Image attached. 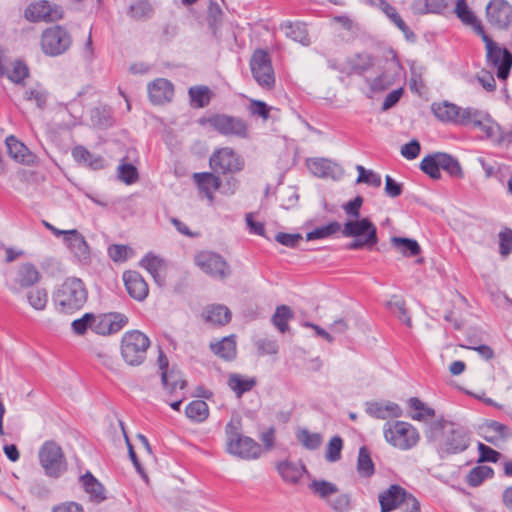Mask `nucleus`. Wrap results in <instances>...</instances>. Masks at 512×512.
Segmentation results:
<instances>
[{"label":"nucleus","instance_id":"obj_26","mask_svg":"<svg viewBox=\"0 0 512 512\" xmlns=\"http://www.w3.org/2000/svg\"><path fill=\"white\" fill-rule=\"evenodd\" d=\"M366 412L377 419H387L389 417L398 418L402 416L401 407L390 401L377 402L372 401L367 403Z\"/></svg>","mask_w":512,"mask_h":512},{"label":"nucleus","instance_id":"obj_34","mask_svg":"<svg viewBox=\"0 0 512 512\" xmlns=\"http://www.w3.org/2000/svg\"><path fill=\"white\" fill-rule=\"evenodd\" d=\"M211 351L225 361H232L236 358V341L234 336H227L220 341L210 343Z\"/></svg>","mask_w":512,"mask_h":512},{"label":"nucleus","instance_id":"obj_27","mask_svg":"<svg viewBox=\"0 0 512 512\" xmlns=\"http://www.w3.org/2000/svg\"><path fill=\"white\" fill-rule=\"evenodd\" d=\"M465 114L466 126L472 124L474 127L483 131L488 137L493 136L494 129L488 114L471 107L465 108Z\"/></svg>","mask_w":512,"mask_h":512},{"label":"nucleus","instance_id":"obj_49","mask_svg":"<svg viewBox=\"0 0 512 512\" xmlns=\"http://www.w3.org/2000/svg\"><path fill=\"white\" fill-rule=\"evenodd\" d=\"M293 318V312L287 305H280L272 317L273 325L281 332L285 333L288 329V321Z\"/></svg>","mask_w":512,"mask_h":512},{"label":"nucleus","instance_id":"obj_43","mask_svg":"<svg viewBox=\"0 0 512 512\" xmlns=\"http://www.w3.org/2000/svg\"><path fill=\"white\" fill-rule=\"evenodd\" d=\"M447 5L446 0H416L412 8L417 14L441 13Z\"/></svg>","mask_w":512,"mask_h":512},{"label":"nucleus","instance_id":"obj_6","mask_svg":"<svg viewBox=\"0 0 512 512\" xmlns=\"http://www.w3.org/2000/svg\"><path fill=\"white\" fill-rule=\"evenodd\" d=\"M199 123L201 125H209L223 136L241 139H246L249 136L248 124L240 117L217 113L201 118Z\"/></svg>","mask_w":512,"mask_h":512},{"label":"nucleus","instance_id":"obj_58","mask_svg":"<svg viewBox=\"0 0 512 512\" xmlns=\"http://www.w3.org/2000/svg\"><path fill=\"white\" fill-rule=\"evenodd\" d=\"M118 178L125 184H133L138 180V170L130 163H121L117 169Z\"/></svg>","mask_w":512,"mask_h":512},{"label":"nucleus","instance_id":"obj_22","mask_svg":"<svg viewBox=\"0 0 512 512\" xmlns=\"http://www.w3.org/2000/svg\"><path fill=\"white\" fill-rule=\"evenodd\" d=\"M374 66V57L368 52H358L345 61V68L341 69L348 75L362 76Z\"/></svg>","mask_w":512,"mask_h":512},{"label":"nucleus","instance_id":"obj_41","mask_svg":"<svg viewBox=\"0 0 512 512\" xmlns=\"http://www.w3.org/2000/svg\"><path fill=\"white\" fill-rule=\"evenodd\" d=\"M161 381L169 393H173L177 388L183 389L186 386V381L183 379L181 372L175 368L170 371H163Z\"/></svg>","mask_w":512,"mask_h":512},{"label":"nucleus","instance_id":"obj_55","mask_svg":"<svg viewBox=\"0 0 512 512\" xmlns=\"http://www.w3.org/2000/svg\"><path fill=\"white\" fill-rule=\"evenodd\" d=\"M128 14L133 19L144 20L151 17L153 8L149 1L139 0L130 6Z\"/></svg>","mask_w":512,"mask_h":512},{"label":"nucleus","instance_id":"obj_8","mask_svg":"<svg viewBox=\"0 0 512 512\" xmlns=\"http://www.w3.org/2000/svg\"><path fill=\"white\" fill-rule=\"evenodd\" d=\"M41 49L50 57L66 53L72 45L70 33L61 25L46 28L41 34Z\"/></svg>","mask_w":512,"mask_h":512},{"label":"nucleus","instance_id":"obj_59","mask_svg":"<svg viewBox=\"0 0 512 512\" xmlns=\"http://www.w3.org/2000/svg\"><path fill=\"white\" fill-rule=\"evenodd\" d=\"M455 13L465 25H470L476 22L477 17L468 7L466 0H457Z\"/></svg>","mask_w":512,"mask_h":512},{"label":"nucleus","instance_id":"obj_5","mask_svg":"<svg viewBox=\"0 0 512 512\" xmlns=\"http://www.w3.org/2000/svg\"><path fill=\"white\" fill-rule=\"evenodd\" d=\"M385 440L395 448L409 450L417 445L420 436L417 429L405 421H392L384 425Z\"/></svg>","mask_w":512,"mask_h":512},{"label":"nucleus","instance_id":"obj_16","mask_svg":"<svg viewBox=\"0 0 512 512\" xmlns=\"http://www.w3.org/2000/svg\"><path fill=\"white\" fill-rule=\"evenodd\" d=\"M91 330L98 335H111L119 332L127 323L128 318L118 312H110L95 316L93 314Z\"/></svg>","mask_w":512,"mask_h":512},{"label":"nucleus","instance_id":"obj_30","mask_svg":"<svg viewBox=\"0 0 512 512\" xmlns=\"http://www.w3.org/2000/svg\"><path fill=\"white\" fill-rule=\"evenodd\" d=\"M72 156L75 161L93 170H100L105 167V160L102 156L91 153L83 146L73 148Z\"/></svg>","mask_w":512,"mask_h":512},{"label":"nucleus","instance_id":"obj_37","mask_svg":"<svg viewBox=\"0 0 512 512\" xmlns=\"http://www.w3.org/2000/svg\"><path fill=\"white\" fill-rule=\"evenodd\" d=\"M307 167L315 176L325 178L333 176L337 165L325 158H315L307 161Z\"/></svg>","mask_w":512,"mask_h":512},{"label":"nucleus","instance_id":"obj_13","mask_svg":"<svg viewBox=\"0 0 512 512\" xmlns=\"http://www.w3.org/2000/svg\"><path fill=\"white\" fill-rule=\"evenodd\" d=\"M210 167L216 173H235L243 169V160L228 147L221 148L210 157Z\"/></svg>","mask_w":512,"mask_h":512},{"label":"nucleus","instance_id":"obj_3","mask_svg":"<svg viewBox=\"0 0 512 512\" xmlns=\"http://www.w3.org/2000/svg\"><path fill=\"white\" fill-rule=\"evenodd\" d=\"M87 301V290L79 278L66 279L54 295L57 309L63 313H73Z\"/></svg>","mask_w":512,"mask_h":512},{"label":"nucleus","instance_id":"obj_19","mask_svg":"<svg viewBox=\"0 0 512 512\" xmlns=\"http://www.w3.org/2000/svg\"><path fill=\"white\" fill-rule=\"evenodd\" d=\"M40 280L38 269L31 263H24L18 267L9 289L13 293H19L22 289L36 284Z\"/></svg>","mask_w":512,"mask_h":512},{"label":"nucleus","instance_id":"obj_64","mask_svg":"<svg viewBox=\"0 0 512 512\" xmlns=\"http://www.w3.org/2000/svg\"><path fill=\"white\" fill-rule=\"evenodd\" d=\"M499 251L502 256L512 252V230L509 228L499 233Z\"/></svg>","mask_w":512,"mask_h":512},{"label":"nucleus","instance_id":"obj_53","mask_svg":"<svg viewBox=\"0 0 512 512\" xmlns=\"http://www.w3.org/2000/svg\"><path fill=\"white\" fill-rule=\"evenodd\" d=\"M297 440L308 450H316L322 444V436L319 433H311L307 429L297 432Z\"/></svg>","mask_w":512,"mask_h":512},{"label":"nucleus","instance_id":"obj_36","mask_svg":"<svg viewBox=\"0 0 512 512\" xmlns=\"http://www.w3.org/2000/svg\"><path fill=\"white\" fill-rule=\"evenodd\" d=\"M190 104L194 108H204L209 105L212 92L207 86H192L188 90Z\"/></svg>","mask_w":512,"mask_h":512},{"label":"nucleus","instance_id":"obj_48","mask_svg":"<svg viewBox=\"0 0 512 512\" xmlns=\"http://www.w3.org/2000/svg\"><path fill=\"white\" fill-rule=\"evenodd\" d=\"M357 471L362 477L366 478L371 477L375 472L370 452L365 446H362L359 449Z\"/></svg>","mask_w":512,"mask_h":512},{"label":"nucleus","instance_id":"obj_29","mask_svg":"<svg viewBox=\"0 0 512 512\" xmlns=\"http://www.w3.org/2000/svg\"><path fill=\"white\" fill-rule=\"evenodd\" d=\"M5 142L8 154L15 161L23 164H30L33 161V154L24 145V143L20 142L15 136H8Z\"/></svg>","mask_w":512,"mask_h":512},{"label":"nucleus","instance_id":"obj_60","mask_svg":"<svg viewBox=\"0 0 512 512\" xmlns=\"http://www.w3.org/2000/svg\"><path fill=\"white\" fill-rule=\"evenodd\" d=\"M6 75L13 83L20 84L29 76V69L24 62L18 60L14 63L13 70Z\"/></svg>","mask_w":512,"mask_h":512},{"label":"nucleus","instance_id":"obj_10","mask_svg":"<svg viewBox=\"0 0 512 512\" xmlns=\"http://www.w3.org/2000/svg\"><path fill=\"white\" fill-rule=\"evenodd\" d=\"M252 76L257 84L266 90L275 85V75L269 54L262 49L256 50L250 60Z\"/></svg>","mask_w":512,"mask_h":512},{"label":"nucleus","instance_id":"obj_18","mask_svg":"<svg viewBox=\"0 0 512 512\" xmlns=\"http://www.w3.org/2000/svg\"><path fill=\"white\" fill-rule=\"evenodd\" d=\"M433 115L443 123H453L456 125L466 126L465 108H461L449 101L433 103L431 105Z\"/></svg>","mask_w":512,"mask_h":512},{"label":"nucleus","instance_id":"obj_1","mask_svg":"<svg viewBox=\"0 0 512 512\" xmlns=\"http://www.w3.org/2000/svg\"><path fill=\"white\" fill-rule=\"evenodd\" d=\"M430 438L436 439L441 432L437 449L441 456L464 452L470 445V433L464 427L448 423L447 421H435L430 426Z\"/></svg>","mask_w":512,"mask_h":512},{"label":"nucleus","instance_id":"obj_45","mask_svg":"<svg viewBox=\"0 0 512 512\" xmlns=\"http://www.w3.org/2000/svg\"><path fill=\"white\" fill-rule=\"evenodd\" d=\"M420 169L430 178L439 180L441 178L439 152L425 156L420 163Z\"/></svg>","mask_w":512,"mask_h":512},{"label":"nucleus","instance_id":"obj_12","mask_svg":"<svg viewBox=\"0 0 512 512\" xmlns=\"http://www.w3.org/2000/svg\"><path fill=\"white\" fill-rule=\"evenodd\" d=\"M402 71L401 63L393 56L386 60L383 71L377 77L373 79L366 78L365 81L369 84L373 93H380L394 85L399 80Z\"/></svg>","mask_w":512,"mask_h":512},{"label":"nucleus","instance_id":"obj_25","mask_svg":"<svg viewBox=\"0 0 512 512\" xmlns=\"http://www.w3.org/2000/svg\"><path fill=\"white\" fill-rule=\"evenodd\" d=\"M79 479L91 502L99 504L107 499L105 487L90 471L81 475Z\"/></svg>","mask_w":512,"mask_h":512},{"label":"nucleus","instance_id":"obj_42","mask_svg":"<svg viewBox=\"0 0 512 512\" xmlns=\"http://www.w3.org/2000/svg\"><path fill=\"white\" fill-rule=\"evenodd\" d=\"M440 170H444L451 177L461 179L464 176L462 167L459 161L452 155L444 152H439Z\"/></svg>","mask_w":512,"mask_h":512},{"label":"nucleus","instance_id":"obj_56","mask_svg":"<svg viewBox=\"0 0 512 512\" xmlns=\"http://www.w3.org/2000/svg\"><path fill=\"white\" fill-rule=\"evenodd\" d=\"M27 301L35 310H44L48 302V294L44 288H35L27 293Z\"/></svg>","mask_w":512,"mask_h":512},{"label":"nucleus","instance_id":"obj_51","mask_svg":"<svg viewBox=\"0 0 512 512\" xmlns=\"http://www.w3.org/2000/svg\"><path fill=\"white\" fill-rule=\"evenodd\" d=\"M409 406L410 408L417 411L416 413H413L410 415V417L413 420L417 421H423L428 418H432L435 416V410L428 407L424 402H422L420 399L416 397H412L409 399Z\"/></svg>","mask_w":512,"mask_h":512},{"label":"nucleus","instance_id":"obj_50","mask_svg":"<svg viewBox=\"0 0 512 512\" xmlns=\"http://www.w3.org/2000/svg\"><path fill=\"white\" fill-rule=\"evenodd\" d=\"M387 307L405 325L411 326V318L408 315L405 307V301L402 297L397 295L392 296V298L387 302Z\"/></svg>","mask_w":512,"mask_h":512},{"label":"nucleus","instance_id":"obj_47","mask_svg":"<svg viewBox=\"0 0 512 512\" xmlns=\"http://www.w3.org/2000/svg\"><path fill=\"white\" fill-rule=\"evenodd\" d=\"M140 265L149 272L158 284L161 283L162 278L160 276V271L163 268V260L161 258L152 253H148L140 261Z\"/></svg>","mask_w":512,"mask_h":512},{"label":"nucleus","instance_id":"obj_4","mask_svg":"<svg viewBox=\"0 0 512 512\" xmlns=\"http://www.w3.org/2000/svg\"><path fill=\"white\" fill-rule=\"evenodd\" d=\"M344 237H352L354 240L347 245L349 250L362 248L371 249L378 243L377 228L369 218H354L348 220L342 229Z\"/></svg>","mask_w":512,"mask_h":512},{"label":"nucleus","instance_id":"obj_21","mask_svg":"<svg viewBox=\"0 0 512 512\" xmlns=\"http://www.w3.org/2000/svg\"><path fill=\"white\" fill-rule=\"evenodd\" d=\"M123 281L128 294L137 301L146 299L149 293L148 284L137 271H126L123 274Z\"/></svg>","mask_w":512,"mask_h":512},{"label":"nucleus","instance_id":"obj_11","mask_svg":"<svg viewBox=\"0 0 512 512\" xmlns=\"http://www.w3.org/2000/svg\"><path fill=\"white\" fill-rule=\"evenodd\" d=\"M24 16L32 23L56 22L64 17V9L61 5L47 0H39L28 5Z\"/></svg>","mask_w":512,"mask_h":512},{"label":"nucleus","instance_id":"obj_63","mask_svg":"<svg viewBox=\"0 0 512 512\" xmlns=\"http://www.w3.org/2000/svg\"><path fill=\"white\" fill-rule=\"evenodd\" d=\"M93 320L92 313H85L81 318L72 322V330L77 335H84L88 329H91Z\"/></svg>","mask_w":512,"mask_h":512},{"label":"nucleus","instance_id":"obj_33","mask_svg":"<svg viewBox=\"0 0 512 512\" xmlns=\"http://www.w3.org/2000/svg\"><path fill=\"white\" fill-rule=\"evenodd\" d=\"M198 188L204 192L205 196L210 202L213 201V193L219 189L221 185L220 178L213 173H195L193 176Z\"/></svg>","mask_w":512,"mask_h":512},{"label":"nucleus","instance_id":"obj_23","mask_svg":"<svg viewBox=\"0 0 512 512\" xmlns=\"http://www.w3.org/2000/svg\"><path fill=\"white\" fill-rule=\"evenodd\" d=\"M64 242L81 262H87L90 258V249L84 236L76 229L67 230Z\"/></svg>","mask_w":512,"mask_h":512},{"label":"nucleus","instance_id":"obj_24","mask_svg":"<svg viewBox=\"0 0 512 512\" xmlns=\"http://www.w3.org/2000/svg\"><path fill=\"white\" fill-rule=\"evenodd\" d=\"M408 492L400 485L393 484L379 495L381 512H391L401 506Z\"/></svg>","mask_w":512,"mask_h":512},{"label":"nucleus","instance_id":"obj_40","mask_svg":"<svg viewBox=\"0 0 512 512\" xmlns=\"http://www.w3.org/2000/svg\"><path fill=\"white\" fill-rule=\"evenodd\" d=\"M255 385V378H243L237 373L230 374L228 378V386L235 392L237 397H241L244 393L249 392Z\"/></svg>","mask_w":512,"mask_h":512},{"label":"nucleus","instance_id":"obj_20","mask_svg":"<svg viewBox=\"0 0 512 512\" xmlns=\"http://www.w3.org/2000/svg\"><path fill=\"white\" fill-rule=\"evenodd\" d=\"M148 95L150 101L155 105L170 102L174 96L173 84L164 78H157L148 84Z\"/></svg>","mask_w":512,"mask_h":512},{"label":"nucleus","instance_id":"obj_39","mask_svg":"<svg viewBox=\"0 0 512 512\" xmlns=\"http://www.w3.org/2000/svg\"><path fill=\"white\" fill-rule=\"evenodd\" d=\"M281 30L285 32V35L296 42H299L303 45H308L309 35L306 28L300 23H292L290 21H286L281 24Z\"/></svg>","mask_w":512,"mask_h":512},{"label":"nucleus","instance_id":"obj_9","mask_svg":"<svg viewBox=\"0 0 512 512\" xmlns=\"http://www.w3.org/2000/svg\"><path fill=\"white\" fill-rule=\"evenodd\" d=\"M39 461L46 475L58 478L67 464L62 448L54 441H46L39 450Z\"/></svg>","mask_w":512,"mask_h":512},{"label":"nucleus","instance_id":"obj_17","mask_svg":"<svg viewBox=\"0 0 512 512\" xmlns=\"http://www.w3.org/2000/svg\"><path fill=\"white\" fill-rule=\"evenodd\" d=\"M486 17L493 27L505 30L512 24V6L506 0H491L486 6Z\"/></svg>","mask_w":512,"mask_h":512},{"label":"nucleus","instance_id":"obj_54","mask_svg":"<svg viewBox=\"0 0 512 512\" xmlns=\"http://www.w3.org/2000/svg\"><path fill=\"white\" fill-rule=\"evenodd\" d=\"M309 489L322 499H327L338 492L337 486L326 480H313L309 484Z\"/></svg>","mask_w":512,"mask_h":512},{"label":"nucleus","instance_id":"obj_44","mask_svg":"<svg viewBox=\"0 0 512 512\" xmlns=\"http://www.w3.org/2000/svg\"><path fill=\"white\" fill-rule=\"evenodd\" d=\"M185 414L194 422H203L209 415V408L205 401L194 400L186 406Z\"/></svg>","mask_w":512,"mask_h":512},{"label":"nucleus","instance_id":"obj_15","mask_svg":"<svg viewBox=\"0 0 512 512\" xmlns=\"http://www.w3.org/2000/svg\"><path fill=\"white\" fill-rule=\"evenodd\" d=\"M196 265L206 274L219 279L230 275V268L225 259L213 252H201L195 257Z\"/></svg>","mask_w":512,"mask_h":512},{"label":"nucleus","instance_id":"obj_46","mask_svg":"<svg viewBox=\"0 0 512 512\" xmlns=\"http://www.w3.org/2000/svg\"><path fill=\"white\" fill-rule=\"evenodd\" d=\"M494 471L491 467L479 465L469 471L466 476V483L471 487H477L484 480L493 477Z\"/></svg>","mask_w":512,"mask_h":512},{"label":"nucleus","instance_id":"obj_35","mask_svg":"<svg viewBox=\"0 0 512 512\" xmlns=\"http://www.w3.org/2000/svg\"><path fill=\"white\" fill-rule=\"evenodd\" d=\"M381 7L386 16L404 33L408 40H415L414 32L398 14L396 8L386 1H381Z\"/></svg>","mask_w":512,"mask_h":512},{"label":"nucleus","instance_id":"obj_31","mask_svg":"<svg viewBox=\"0 0 512 512\" xmlns=\"http://www.w3.org/2000/svg\"><path fill=\"white\" fill-rule=\"evenodd\" d=\"M203 318L205 322L213 325L223 326L230 322L231 312L224 305H208L203 311Z\"/></svg>","mask_w":512,"mask_h":512},{"label":"nucleus","instance_id":"obj_14","mask_svg":"<svg viewBox=\"0 0 512 512\" xmlns=\"http://www.w3.org/2000/svg\"><path fill=\"white\" fill-rule=\"evenodd\" d=\"M486 51L487 62L497 70V77L506 80L512 68V53L496 42H489Z\"/></svg>","mask_w":512,"mask_h":512},{"label":"nucleus","instance_id":"obj_52","mask_svg":"<svg viewBox=\"0 0 512 512\" xmlns=\"http://www.w3.org/2000/svg\"><path fill=\"white\" fill-rule=\"evenodd\" d=\"M341 230V225L337 221L330 222L327 225L320 226L306 234V240L312 241L316 239L328 238L331 235L338 233Z\"/></svg>","mask_w":512,"mask_h":512},{"label":"nucleus","instance_id":"obj_7","mask_svg":"<svg viewBox=\"0 0 512 512\" xmlns=\"http://www.w3.org/2000/svg\"><path fill=\"white\" fill-rule=\"evenodd\" d=\"M149 338L138 330L126 332L121 341V355L130 366H139L146 359Z\"/></svg>","mask_w":512,"mask_h":512},{"label":"nucleus","instance_id":"obj_57","mask_svg":"<svg viewBox=\"0 0 512 512\" xmlns=\"http://www.w3.org/2000/svg\"><path fill=\"white\" fill-rule=\"evenodd\" d=\"M342 449H343L342 438L338 435L333 436L327 445L325 459L331 463L337 462L338 460L341 459Z\"/></svg>","mask_w":512,"mask_h":512},{"label":"nucleus","instance_id":"obj_61","mask_svg":"<svg viewBox=\"0 0 512 512\" xmlns=\"http://www.w3.org/2000/svg\"><path fill=\"white\" fill-rule=\"evenodd\" d=\"M129 252H132V250L126 245L112 244L108 247V254L115 262L126 261L129 257Z\"/></svg>","mask_w":512,"mask_h":512},{"label":"nucleus","instance_id":"obj_62","mask_svg":"<svg viewBox=\"0 0 512 512\" xmlns=\"http://www.w3.org/2000/svg\"><path fill=\"white\" fill-rule=\"evenodd\" d=\"M25 99L28 101H34L38 108L44 109L47 104L48 93L42 88H35L26 91Z\"/></svg>","mask_w":512,"mask_h":512},{"label":"nucleus","instance_id":"obj_2","mask_svg":"<svg viewBox=\"0 0 512 512\" xmlns=\"http://www.w3.org/2000/svg\"><path fill=\"white\" fill-rule=\"evenodd\" d=\"M226 451L240 459L254 460L261 456L262 449L254 439L242 434V421L233 417L225 426Z\"/></svg>","mask_w":512,"mask_h":512},{"label":"nucleus","instance_id":"obj_32","mask_svg":"<svg viewBox=\"0 0 512 512\" xmlns=\"http://www.w3.org/2000/svg\"><path fill=\"white\" fill-rule=\"evenodd\" d=\"M482 429L485 433V440L494 445H496L499 440H505L512 435L508 426L495 420L486 422Z\"/></svg>","mask_w":512,"mask_h":512},{"label":"nucleus","instance_id":"obj_38","mask_svg":"<svg viewBox=\"0 0 512 512\" xmlns=\"http://www.w3.org/2000/svg\"><path fill=\"white\" fill-rule=\"evenodd\" d=\"M392 246L406 257H413L421 252V247L414 239L397 237L391 238Z\"/></svg>","mask_w":512,"mask_h":512},{"label":"nucleus","instance_id":"obj_28","mask_svg":"<svg viewBox=\"0 0 512 512\" xmlns=\"http://www.w3.org/2000/svg\"><path fill=\"white\" fill-rule=\"evenodd\" d=\"M276 468L283 481L289 484H297L303 473L306 472V467L303 464L289 460L279 462Z\"/></svg>","mask_w":512,"mask_h":512}]
</instances>
